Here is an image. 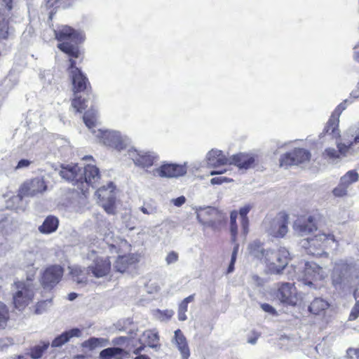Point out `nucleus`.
I'll list each match as a JSON object with an SVG mask.
<instances>
[{
	"instance_id": "obj_17",
	"label": "nucleus",
	"mask_w": 359,
	"mask_h": 359,
	"mask_svg": "<svg viewBox=\"0 0 359 359\" xmlns=\"http://www.w3.org/2000/svg\"><path fill=\"white\" fill-rule=\"evenodd\" d=\"M70 65L69 67V75L72 79L74 94L83 92L87 89L89 85L88 79L83 75L81 71L75 67V62L72 59L69 60Z\"/></svg>"
},
{
	"instance_id": "obj_62",
	"label": "nucleus",
	"mask_w": 359,
	"mask_h": 359,
	"mask_svg": "<svg viewBox=\"0 0 359 359\" xmlns=\"http://www.w3.org/2000/svg\"><path fill=\"white\" fill-rule=\"evenodd\" d=\"M226 171V169L224 170H213L210 172V175H220Z\"/></svg>"
},
{
	"instance_id": "obj_56",
	"label": "nucleus",
	"mask_w": 359,
	"mask_h": 359,
	"mask_svg": "<svg viewBox=\"0 0 359 359\" xmlns=\"http://www.w3.org/2000/svg\"><path fill=\"white\" fill-rule=\"evenodd\" d=\"M65 333L67 334L68 339H69L70 338H72L73 337H79V335L81 334V331L78 328H74L68 332H65Z\"/></svg>"
},
{
	"instance_id": "obj_42",
	"label": "nucleus",
	"mask_w": 359,
	"mask_h": 359,
	"mask_svg": "<svg viewBox=\"0 0 359 359\" xmlns=\"http://www.w3.org/2000/svg\"><path fill=\"white\" fill-rule=\"evenodd\" d=\"M8 319V310L6 306L0 302V327L5 325Z\"/></svg>"
},
{
	"instance_id": "obj_11",
	"label": "nucleus",
	"mask_w": 359,
	"mask_h": 359,
	"mask_svg": "<svg viewBox=\"0 0 359 359\" xmlns=\"http://www.w3.org/2000/svg\"><path fill=\"white\" fill-rule=\"evenodd\" d=\"M115 186L112 182H109L107 187L103 186L99 188L95 194L99 199L102 208L104 210L111 215L115 213Z\"/></svg>"
},
{
	"instance_id": "obj_29",
	"label": "nucleus",
	"mask_w": 359,
	"mask_h": 359,
	"mask_svg": "<svg viewBox=\"0 0 359 359\" xmlns=\"http://www.w3.org/2000/svg\"><path fill=\"white\" fill-rule=\"evenodd\" d=\"M330 307V304L323 298H315L311 303L309 310L314 315H322Z\"/></svg>"
},
{
	"instance_id": "obj_38",
	"label": "nucleus",
	"mask_w": 359,
	"mask_h": 359,
	"mask_svg": "<svg viewBox=\"0 0 359 359\" xmlns=\"http://www.w3.org/2000/svg\"><path fill=\"white\" fill-rule=\"evenodd\" d=\"M348 138L353 144L359 143V123L350 127L344 134V140Z\"/></svg>"
},
{
	"instance_id": "obj_21",
	"label": "nucleus",
	"mask_w": 359,
	"mask_h": 359,
	"mask_svg": "<svg viewBox=\"0 0 359 359\" xmlns=\"http://www.w3.org/2000/svg\"><path fill=\"white\" fill-rule=\"evenodd\" d=\"M294 232L299 236H307L317 229L313 217L309 216L307 218H299L297 219L293 224Z\"/></svg>"
},
{
	"instance_id": "obj_63",
	"label": "nucleus",
	"mask_w": 359,
	"mask_h": 359,
	"mask_svg": "<svg viewBox=\"0 0 359 359\" xmlns=\"http://www.w3.org/2000/svg\"><path fill=\"white\" fill-rule=\"evenodd\" d=\"M257 341V337H254L248 339V343L251 344H255Z\"/></svg>"
},
{
	"instance_id": "obj_3",
	"label": "nucleus",
	"mask_w": 359,
	"mask_h": 359,
	"mask_svg": "<svg viewBox=\"0 0 359 359\" xmlns=\"http://www.w3.org/2000/svg\"><path fill=\"white\" fill-rule=\"evenodd\" d=\"M93 134L99 142L106 147L121 151L126 149L131 140L128 136L114 130H93Z\"/></svg>"
},
{
	"instance_id": "obj_58",
	"label": "nucleus",
	"mask_w": 359,
	"mask_h": 359,
	"mask_svg": "<svg viewBox=\"0 0 359 359\" xmlns=\"http://www.w3.org/2000/svg\"><path fill=\"white\" fill-rule=\"evenodd\" d=\"M250 210V207L249 205L243 207L240 209L239 214L241 218L247 217V215Z\"/></svg>"
},
{
	"instance_id": "obj_57",
	"label": "nucleus",
	"mask_w": 359,
	"mask_h": 359,
	"mask_svg": "<svg viewBox=\"0 0 359 359\" xmlns=\"http://www.w3.org/2000/svg\"><path fill=\"white\" fill-rule=\"evenodd\" d=\"M186 201L184 196H182L172 200V203L175 206L180 207L183 205Z\"/></svg>"
},
{
	"instance_id": "obj_22",
	"label": "nucleus",
	"mask_w": 359,
	"mask_h": 359,
	"mask_svg": "<svg viewBox=\"0 0 359 359\" xmlns=\"http://www.w3.org/2000/svg\"><path fill=\"white\" fill-rule=\"evenodd\" d=\"M305 284L311 285L312 280H321L327 276V271L316 263H307L304 269Z\"/></svg>"
},
{
	"instance_id": "obj_30",
	"label": "nucleus",
	"mask_w": 359,
	"mask_h": 359,
	"mask_svg": "<svg viewBox=\"0 0 359 359\" xmlns=\"http://www.w3.org/2000/svg\"><path fill=\"white\" fill-rule=\"evenodd\" d=\"M217 213V210L212 207L200 208L197 210V219L203 224H211L212 220L209 217Z\"/></svg>"
},
{
	"instance_id": "obj_46",
	"label": "nucleus",
	"mask_w": 359,
	"mask_h": 359,
	"mask_svg": "<svg viewBox=\"0 0 359 359\" xmlns=\"http://www.w3.org/2000/svg\"><path fill=\"white\" fill-rule=\"evenodd\" d=\"M32 162L33 161L29 159H25V158L21 159L18 162L16 166H15L14 170L18 171V170L27 169L29 167V165L32 163Z\"/></svg>"
},
{
	"instance_id": "obj_55",
	"label": "nucleus",
	"mask_w": 359,
	"mask_h": 359,
	"mask_svg": "<svg viewBox=\"0 0 359 359\" xmlns=\"http://www.w3.org/2000/svg\"><path fill=\"white\" fill-rule=\"evenodd\" d=\"M359 316V309L353 307L348 317L349 320H355Z\"/></svg>"
},
{
	"instance_id": "obj_35",
	"label": "nucleus",
	"mask_w": 359,
	"mask_h": 359,
	"mask_svg": "<svg viewBox=\"0 0 359 359\" xmlns=\"http://www.w3.org/2000/svg\"><path fill=\"white\" fill-rule=\"evenodd\" d=\"M353 144H354L351 142V140H349L348 138L344 140L343 137L341 142H337V147L339 154L343 156H347L351 154V148Z\"/></svg>"
},
{
	"instance_id": "obj_23",
	"label": "nucleus",
	"mask_w": 359,
	"mask_h": 359,
	"mask_svg": "<svg viewBox=\"0 0 359 359\" xmlns=\"http://www.w3.org/2000/svg\"><path fill=\"white\" fill-rule=\"evenodd\" d=\"M60 175L72 182L74 184H77L80 187L81 179L82 178L81 174V168L78 165H67L62 166L60 171Z\"/></svg>"
},
{
	"instance_id": "obj_40",
	"label": "nucleus",
	"mask_w": 359,
	"mask_h": 359,
	"mask_svg": "<svg viewBox=\"0 0 359 359\" xmlns=\"http://www.w3.org/2000/svg\"><path fill=\"white\" fill-rule=\"evenodd\" d=\"M15 196H12L7 202H6V208L9 209H13L16 211H24L26 209L27 205L24 203L23 200L22 201L18 202L13 200V198Z\"/></svg>"
},
{
	"instance_id": "obj_9",
	"label": "nucleus",
	"mask_w": 359,
	"mask_h": 359,
	"mask_svg": "<svg viewBox=\"0 0 359 359\" xmlns=\"http://www.w3.org/2000/svg\"><path fill=\"white\" fill-rule=\"evenodd\" d=\"M332 244H335L337 248L338 243L335 240L334 236L330 233L326 234L324 233H318L314 237H308L301 242L303 248L309 250V253L315 254L316 252L312 250L314 249H320L324 247L332 246Z\"/></svg>"
},
{
	"instance_id": "obj_13",
	"label": "nucleus",
	"mask_w": 359,
	"mask_h": 359,
	"mask_svg": "<svg viewBox=\"0 0 359 359\" xmlns=\"http://www.w3.org/2000/svg\"><path fill=\"white\" fill-rule=\"evenodd\" d=\"M353 102L352 98L346 99L340 103L334 111L332 112L327 125L325 128L326 133L332 135L333 137L338 138L340 137V131L339 130V117L347 106Z\"/></svg>"
},
{
	"instance_id": "obj_18",
	"label": "nucleus",
	"mask_w": 359,
	"mask_h": 359,
	"mask_svg": "<svg viewBox=\"0 0 359 359\" xmlns=\"http://www.w3.org/2000/svg\"><path fill=\"white\" fill-rule=\"evenodd\" d=\"M0 4V39H7L13 33V29L8 25L7 17L12 8V0H1Z\"/></svg>"
},
{
	"instance_id": "obj_39",
	"label": "nucleus",
	"mask_w": 359,
	"mask_h": 359,
	"mask_svg": "<svg viewBox=\"0 0 359 359\" xmlns=\"http://www.w3.org/2000/svg\"><path fill=\"white\" fill-rule=\"evenodd\" d=\"M74 97L72 100V107L76 112H82L87 107L86 100L81 98L78 94H74Z\"/></svg>"
},
{
	"instance_id": "obj_45",
	"label": "nucleus",
	"mask_w": 359,
	"mask_h": 359,
	"mask_svg": "<svg viewBox=\"0 0 359 359\" xmlns=\"http://www.w3.org/2000/svg\"><path fill=\"white\" fill-rule=\"evenodd\" d=\"M324 156L330 160L334 161L335 160H338L339 158L340 154L338 151V149L336 150L334 148H327L325 150Z\"/></svg>"
},
{
	"instance_id": "obj_16",
	"label": "nucleus",
	"mask_w": 359,
	"mask_h": 359,
	"mask_svg": "<svg viewBox=\"0 0 359 359\" xmlns=\"http://www.w3.org/2000/svg\"><path fill=\"white\" fill-rule=\"evenodd\" d=\"M81 174L82 178L79 189L83 193H85L86 187L90 185L93 187H95L100 179L99 169L93 165L88 164L84 168H81Z\"/></svg>"
},
{
	"instance_id": "obj_41",
	"label": "nucleus",
	"mask_w": 359,
	"mask_h": 359,
	"mask_svg": "<svg viewBox=\"0 0 359 359\" xmlns=\"http://www.w3.org/2000/svg\"><path fill=\"white\" fill-rule=\"evenodd\" d=\"M49 344H43V345H37L33 347L30 351V355L33 359H39L40 358L43 352L48 347Z\"/></svg>"
},
{
	"instance_id": "obj_5",
	"label": "nucleus",
	"mask_w": 359,
	"mask_h": 359,
	"mask_svg": "<svg viewBox=\"0 0 359 359\" xmlns=\"http://www.w3.org/2000/svg\"><path fill=\"white\" fill-rule=\"evenodd\" d=\"M355 266L346 259H339L335 262L332 273V284L335 287L344 288L348 285L353 278Z\"/></svg>"
},
{
	"instance_id": "obj_1",
	"label": "nucleus",
	"mask_w": 359,
	"mask_h": 359,
	"mask_svg": "<svg viewBox=\"0 0 359 359\" xmlns=\"http://www.w3.org/2000/svg\"><path fill=\"white\" fill-rule=\"evenodd\" d=\"M116 252V245L104 239L98 242V245L94 244L90 248L86 257V268L82 269L78 266L69 267L74 280L77 283H85L87 276L97 278L107 276L111 271L109 253Z\"/></svg>"
},
{
	"instance_id": "obj_48",
	"label": "nucleus",
	"mask_w": 359,
	"mask_h": 359,
	"mask_svg": "<svg viewBox=\"0 0 359 359\" xmlns=\"http://www.w3.org/2000/svg\"><path fill=\"white\" fill-rule=\"evenodd\" d=\"M178 260V254L174 251L169 252L165 258L166 263L171 264Z\"/></svg>"
},
{
	"instance_id": "obj_2",
	"label": "nucleus",
	"mask_w": 359,
	"mask_h": 359,
	"mask_svg": "<svg viewBox=\"0 0 359 359\" xmlns=\"http://www.w3.org/2000/svg\"><path fill=\"white\" fill-rule=\"evenodd\" d=\"M55 34L56 39L60 41L57 45L60 50L72 57H79L80 53L77 44L83 40L81 32L67 25H62L55 30Z\"/></svg>"
},
{
	"instance_id": "obj_44",
	"label": "nucleus",
	"mask_w": 359,
	"mask_h": 359,
	"mask_svg": "<svg viewBox=\"0 0 359 359\" xmlns=\"http://www.w3.org/2000/svg\"><path fill=\"white\" fill-rule=\"evenodd\" d=\"M69 341L68 335L65 332L62 333L60 336L57 337L52 341V346L53 347H60L62 346L64 344Z\"/></svg>"
},
{
	"instance_id": "obj_59",
	"label": "nucleus",
	"mask_w": 359,
	"mask_h": 359,
	"mask_svg": "<svg viewBox=\"0 0 359 359\" xmlns=\"http://www.w3.org/2000/svg\"><path fill=\"white\" fill-rule=\"evenodd\" d=\"M141 211L146 215H152L155 212V210L151 208H146V207H142L140 208Z\"/></svg>"
},
{
	"instance_id": "obj_10",
	"label": "nucleus",
	"mask_w": 359,
	"mask_h": 359,
	"mask_svg": "<svg viewBox=\"0 0 359 359\" xmlns=\"http://www.w3.org/2000/svg\"><path fill=\"white\" fill-rule=\"evenodd\" d=\"M128 155L136 166L145 169L146 172L149 174L151 170H148V168L152 166L154 162L158 160V156L155 153L148 151H139L135 148L129 149Z\"/></svg>"
},
{
	"instance_id": "obj_47",
	"label": "nucleus",
	"mask_w": 359,
	"mask_h": 359,
	"mask_svg": "<svg viewBox=\"0 0 359 359\" xmlns=\"http://www.w3.org/2000/svg\"><path fill=\"white\" fill-rule=\"evenodd\" d=\"M348 359H359V348H349L346 351Z\"/></svg>"
},
{
	"instance_id": "obj_4",
	"label": "nucleus",
	"mask_w": 359,
	"mask_h": 359,
	"mask_svg": "<svg viewBox=\"0 0 359 359\" xmlns=\"http://www.w3.org/2000/svg\"><path fill=\"white\" fill-rule=\"evenodd\" d=\"M34 289V285L30 278H27L26 281L15 282L13 294L15 307L18 310H22L28 306L33 299Z\"/></svg>"
},
{
	"instance_id": "obj_25",
	"label": "nucleus",
	"mask_w": 359,
	"mask_h": 359,
	"mask_svg": "<svg viewBox=\"0 0 359 359\" xmlns=\"http://www.w3.org/2000/svg\"><path fill=\"white\" fill-rule=\"evenodd\" d=\"M207 163L210 167L218 168L229 164V158H226L221 150L212 149L206 156Z\"/></svg>"
},
{
	"instance_id": "obj_61",
	"label": "nucleus",
	"mask_w": 359,
	"mask_h": 359,
	"mask_svg": "<svg viewBox=\"0 0 359 359\" xmlns=\"http://www.w3.org/2000/svg\"><path fill=\"white\" fill-rule=\"evenodd\" d=\"M252 278L258 285H262V280L257 276H252Z\"/></svg>"
},
{
	"instance_id": "obj_27",
	"label": "nucleus",
	"mask_w": 359,
	"mask_h": 359,
	"mask_svg": "<svg viewBox=\"0 0 359 359\" xmlns=\"http://www.w3.org/2000/svg\"><path fill=\"white\" fill-rule=\"evenodd\" d=\"M137 257L135 255L131 254L124 256H119L114 264V268L121 273L125 272L129 266L136 263Z\"/></svg>"
},
{
	"instance_id": "obj_33",
	"label": "nucleus",
	"mask_w": 359,
	"mask_h": 359,
	"mask_svg": "<svg viewBox=\"0 0 359 359\" xmlns=\"http://www.w3.org/2000/svg\"><path fill=\"white\" fill-rule=\"evenodd\" d=\"M98 113L97 111L95 109H90L87 111L83 115V121L86 126L91 130L93 133V130L96 129V123L97 121Z\"/></svg>"
},
{
	"instance_id": "obj_20",
	"label": "nucleus",
	"mask_w": 359,
	"mask_h": 359,
	"mask_svg": "<svg viewBox=\"0 0 359 359\" xmlns=\"http://www.w3.org/2000/svg\"><path fill=\"white\" fill-rule=\"evenodd\" d=\"M297 290L294 283H283L279 286L276 297L281 303L294 306L297 302Z\"/></svg>"
},
{
	"instance_id": "obj_52",
	"label": "nucleus",
	"mask_w": 359,
	"mask_h": 359,
	"mask_svg": "<svg viewBox=\"0 0 359 359\" xmlns=\"http://www.w3.org/2000/svg\"><path fill=\"white\" fill-rule=\"evenodd\" d=\"M231 240L233 242L236 241V235L238 233V226L236 224V222L235 223H231Z\"/></svg>"
},
{
	"instance_id": "obj_15",
	"label": "nucleus",
	"mask_w": 359,
	"mask_h": 359,
	"mask_svg": "<svg viewBox=\"0 0 359 359\" xmlns=\"http://www.w3.org/2000/svg\"><path fill=\"white\" fill-rule=\"evenodd\" d=\"M149 172L154 177L172 178L184 175L187 172V168L182 165L166 163L158 168L153 169Z\"/></svg>"
},
{
	"instance_id": "obj_32",
	"label": "nucleus",
	"mask_w": 359,
	"mask_h": 359,
	"mask_svg": "<svg viewBox=\"0 0 359 359\" xmlns=\"http://www.w3.org/2000/svg\"><path fill=\"white\" fill-rule=\"evenodd\" d=\"M123 349L118 347H111L102 350L100 353V359H122Z\"/></svg>"
},
{
	"instance_id": "obj_37",
	"label": "nucleus",
	"mask_w": 359,
	"mask_h": 359,
	"mask_svg": "<svg viewBox=\"0 0 359 359\" xmlns=\"http://www.w3.org/2000/svg\"><path fill=\"white\" fill-rule=\"evenodd\" d=\"M194 300V294L189 295V297L184 299V300L180 304L178 308V319L181 321L187 320L186 312L187 311L188 304L192 302Z\"/></svg>"
},
{
	"instance_id": "obj_7",
	"label": "nucleus",
	"mask_w": 359,
	"mask_h": 359,
	"mask_svg": "<svg viewBox=\"0 0 359 359\" xmlns=\"http://www.w3.org/2000/svg\"><path fill=\"white\" fill-rule=\"evenodd\" d=\"M289 216L279 213L273 219L266 218L263 222L265 231L274 238H283L288 232Z\"/></svg>"
},
{
	"instance_id": "obj_8",
	"label": "nucleus",
	"mask_w": 359,
	"mask_h": 359,
	"mask_svg": "<svg viewBox=\"0 0 359 359\" xmlns=\"http://www.w3.org/2000/svg\"><path fill=\"white\" fill-rule=\"evenodd\" d=\"M46 185L43 178L36 177L24 182L19 189L18 195L13 200L22 201V198L25 196H34L38 194L43 193L46 190Z\"/></svg>"
},
{
	"instance_id": "obj_24",
	"label": "nucleus",
	"mask_w": 359,
	"mask_h": 359,
	"mask_svg": "<svg viewBox=\"0 0 359 359\" xmlns=\"http://www.w3.org/2000/svg\"><path fill=\"white\" fill-rule=\"evenodd\" d=\"M172 343L180 351L182 359H189L190 356V350L187 339L180 329L175 331L174 337L172 339Z\"/></svg>"
},
{
	"instance_id": "obj_54",
	"label": "nucleus",
	"mask_w": 359,
	"mask_h": 359,
	"mask_svg": "<svg viewBox=\"0 0 359 359\" xmlns=\"http://www.w3.org/2000/svg\"><path fill=\"white\" fill-rule=\"evenodd\" d=\"M241 225L244 235L248 233L249 221L248 217L241 218Z\"/></svg>"
},
{
	"instance_id": "obj_26",
	"label": "nucleus",
	"mask_w": 359,
	"mask_h": 359,
	"mask_svg": "<svg viewBox=\"0 0 359 359\" xmlns=\"http://www.w3.org/2000/svg\"><path fill=\"white\" fill-rule=\"evenodd\" d=\"M229 159V165H235L240 169H248L250 168L255 162V158L247 154L234 155Z\"/></svg>"
},
{
	"instance_id": "obj_12",
	"label": "nucleus",
	"mask_w": 359,
	"mask_h": 359,
	"mask_svg": "<svg viewBox=\"0 0 359 359\" xmlns=\"http://www.w3.org/2000/svg\"><path fill=\"white\" fill-rule=\"evenodd\" d=\"M311 154L304 149L296 148L292 151L287 152L280 158V165L287 168L290 165L306 164L309 162Z\"/></svg>"
},
{
	"instance_id": "obj_60",
	"label": "nucleus",
	"mask_w": 359,
	"mask_h": 359,
	"mask_svg": "<svg viewBox=\"0 0 359 359\" xmlns=\"http://www.w3.org/2000/svg\"><path fill=\"white\" fill-rule=\"evenodd\" d=\"M237 217H238L237 212H236V211L231 212V215H230V222L231 223L236 222Z\"/></svg>"
},
{
	"instance_id": "obj_19",
	"label": "nucleus",
	"mask_w": 359,
	"mask_h": 359,
	"mask_svg": "<svg viewBox=\"0 0 359 359\" xmlns=\"http://www.w3.org/2000/svg\"><path fill=\"white\" fill-rule=\"evenodd\" d=\"M63 275V269L59 265L48 267L42 274L41 284L46 289H51L60 280Z\"/></svg>"
},
{
	"instance_id": "obj_50",
	"label": "nucleus",
	"mask_w": 359,
	"mask_h": 359,
	"mask_svg": "<svg viewBox=\"0 0 359 359\" xmlns=\"http://www.w3.org/2000/svg\"><path fill=\"white\" fill-rule=\"evenodd\" d=\"M231 180H229L227 177H213L210 180V183L212 184H221L223 182H230Z\"/></svg>"
},
{
	"instance_id": "obj_14",
	"label": "nucleus",
	"mask_w": 359,
	"mask_h": 359,
	"mask_svg": "<svg viewBox=\"0 0 359 359\" xmlns=\"http://www.w3.org/2000/svg\"><path fill=\"white\" fill-rule=\"evenodd\" d=\"M359 180V174L355 170H351L342 175L338 185L332 190L335 197H344L348 195V188Z\"/></svg>"
},
{
	"instance_id": "obj_31",
	"label": "nucleus",
	"mask_w": 359,
	"mask_h": 359,
	"mask_svg": "<svg viewBox=\"0 0 359 359\" xmlns=\"http://www.w3.org/2000/svg\"><path fill=\"white\" fill-rule=\"evenodd\" d=\"M140 341L141 344L147 345L149 347H156L158 343V333L154 330H147L142 334Z\"/></svg>"
},
{
	"instance_id": "obj_53",
	"label": "nucleus",
	"mask_w": 359,
	"mask_h": 359,
	"mask_svg": "<svg viewBox=\"0 0 359 359\" xmlns=\"http://www.w3.org/2000/svg\"><path fill=\"white\" fill-rule=\"evenodd\" d=\"M236 257L237 255H235V253L231 254V262L227 269V272L229 273H232L234 270V264L236 261Z\"/></svg>"
},
{
	"instance_id": "obj_36",
	"label": "nucleus",
	"mask_w": 359,
	"mask_h": 359,
	"mask_svg": "<svg viewBox=\"0 0 359 359\" xmlns=\"http://www.w3.org/2000/svg\"><path fill=\"white\" fill-rule=\"evenodd\" d=\"M108 344L109 341L107 339L91 337L83 343V346L93 350L97 347L105 346Z\"/></svg>"
},
{
	"instance_id": "obj_6",
	"label": "nucleus",
	"mask_w": 359,
	"mask_h": 359,
	"mask_svg": "<svg viewBox=\"0 0 359 359\" xmlns=\"http://www.w3.org/2000/svg\"><path fill=\"white\" fill-rule=\"evenodd\" d=\"M290 259V253L285 248L277 250H266L263 259L269 270L272 273H280L287 265Z\"/></svg>"
},
{
	"instance_id": "obj_43",
	"label": "nucleus",
	"mask_w": 359,
	"mask_h": 359,
	"mask_svg": "<svg viewBox=\"0 0 359 359\" xmlns=\"http://www.w3.org/2000/svg\"><path fill=\"white\" fill-rule=\"evenodd\" d=\"M174 314L173 311L172 310H156L154 311V316L156 318H158L161 320H169Z\"/></svg>"
},
{
	"instance_id": "obj_51",
	"label": "nucleus",
	"mask_w": 359,
	"mask_h": 359,
	"mask_svg": "<svg viewBox=\"0 0 359 359\" xmlns=\"http://www.w3.org/2000/svg\"><path fill=\"white\" fill-rule=\"evenodd\" d=\"M261 308L263 311L270 314H275L276 313V309L269 304H262Z\"/></svg>"
},
{
	"instance_id": "obj_34",
	"label": "nucleus",
	"mask_w": 359,
	"mask_h": 359,
	"mask_svg": "<svg viewBox=\"0 0 359 359\" xmlns=\"http://www.w3.org/2000/svg\"><path fill=\"white\" fill-rule=\"evenodd\" d=\"M248 250L250 253L254 256L255 257H257V259L262 260L263 259V257L264 255V253L266 252V250H264L262 247V243H261L259 241H254L252 242L249 246Z\"/></svg>"
},
{
	"instance_id": "obj_49",
	"label": "nucleus",
	"mask_w": 359,
	"mask_h": 359,
	"mask_svg": "<svg viewBox=\"0 0 359 359\" xmlns=\"http://www.w3.org/2000/svg\"><path fill=\"white\" fill-rule=\"evenodd\" d=\"M50 303V300H46L39 302L36 305V313L39 314L41 313L45 310V307Z\"/></svg>"
},
{
	"instance_id": "obj_64",
	"label": "nucleus",
	"mask_w": 359,
	"mask_h": 359,
	"mask_svg": "<svg viewBox=\"0 0 359 359\" xmlns=\"http://www.w3.org/2000/svg\"><path fill=\"white\" fill-rule=\"evenodd\" d=\"M135 359H150L149 357H148L146 355H140L139 356H137L135 358Z\"/></svg>"
},
{
	"instance_id": "obj_28",
	"label": "nucleus",
	"mask_w": 359,
	"mask_h": 359,
	"mask_svg": "<svg viewBox=\"0 0 359 359\" xmlns=\"http://www.w3.org/2000/svg\"><path fill=\"white\" fill-rule=\"evenodd\" d=\"M59 224L58 219L53 215L48 216L43 224L39 226V231L43 234H50L55 232Z\"/></svg>"
}]
</instances>
